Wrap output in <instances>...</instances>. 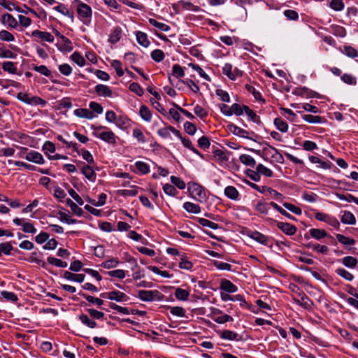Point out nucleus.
<instances>
[{
  "label": "nucleus",
  "instance_id": "obj_1",
  "mask_svg": "<svg viewBox=\"0 0 358 358\" xmlns=\"http://www.w3.org/2000/svg\"><path fill=\"white\" fill-rule=\"evenodd\" d=\"M92 129H94L93 135L101 139L102 141L107 142L110 144H114L116 142V137L115 134L112 131H105L99 132L101 129H106L105 127H95L92 126Z\"/></svg>",
  "mask_w": 358,
  "mask_h": 358
},
{
  "label": "nucleus",
  "instance_id": "obj_2",
  "mask_svg": "<svg viewBox=\"0 0 358 358\" xmlns=\"http://www.w3.org/2000/svg\"><path fill=\"white\" fill-rule=\"evenodd\" d=\"M257 154L260 155V150L255 151ZM262 156L264 159L271 157L274 159L277 162L282 163L283 162L282 155L278 152L277 149L266 144L262 150Z\"/></svg>",
  "mask_w": 358,
  "mask_h": 358
},
{
  "label": "nucleus",
  "instance_id": "obj_3",
  "mask_svg": "<svg viewBox=\"0 0 358 358\" xmlns=\"http://www.w3.org/2000/svg\"><path fill=\"white\" fill-rule=\"evenodd\" d=\"M162 294L158 290H139L138 292V297L143 301H153L155 299L159 300Z\"/></svg>",
  "mask_w": 358,
  "mask_h": 358
},
{
  "label": "nucleus",
  "instance_id": "obj_4",
  "mask_svg": "<svg viewBox=\"0 0 358 358\" xmlns=\"http://www.w3.org/2000/svg\"><path fill=\"white\" fill-rule=\"evenodd\" d=\"M222 73L231 80H236L243 73L237 67H233L229 63H226L222 67Z\"/></svg>",
  "mask_w": 358,
  "mask_h": 358
},
{
  "label": "nucleus",
  "instance_id": "obj_5",
  "mask_svg": "<svg viewBox=\"0 0 358 358\" xmlns=\"http://www.w3.org/2000/svg\"><path fill=\"white\" fill-rule=\"evenodd\" d=\"M192 196L199 202H204L206 200V194L203 187L196 183H193L189 187Z\"/></svg>",
  "mask_w": 358,
  "mask_h": 358
},
{
  "label": "nucleus",
  "instance_id": "obj_6",
  "mask_svg": "<svg viewBox=\"0 0 358 358\" xmlns=\"http://www.w3.org/2000/svg\"><path fill=\"white\" fill-rule=\"evenodd\" d=\"M227 129L231 132L233 134L237 136H239V137H241V138H250V137L248 136V135L251 133L247 130H245L235 124H234L233 123H230L227 125Z\"/></svg>",
  "mask_w": 358,
  "mask_h": 358
},
{
  "label": "nucleus",
  "instance_id": "obj_7",
  "mask_svg": "<svg viewBox=\"0 0 358 358\" xmlns=\"http://www.w3.org/2000/svg\"><path fill=\"white\" fill-rule=\"evenodd\" d=\"M76 10L81 18H91L92 17V8L85 3L79 2Z\"/></svg>",
  "mask_w": 358,
  "mask_h": 358
},
{
  "label": "nucleus",
  "instance_id": "obj_8",
  "mask_svg": "<svg viewBox=\"0 0 358 358\" xmlns=\"http://www.w3.org/2000/svg\"><path fill=\"white\" fill-rule=\"evenodd\" d=\"M249 237L262 245L272 247L268 245L270 238L257 231H252Z\"/></svg>",
  "mask_w": 358,
  "mask_h": 358
},
{
  "label": "nucleus",
  "instance_id": "obj_9",
  "mask_svg": "<svg viewBox=\"0 0 358 358\" xmlns=\"http://www.w3.org/2000/svg\"><path fill=\"white\" fill-rule=\"evenodd\" d=\"M13 222L16 225H18V226L22 225V231L25 233L34 234L36 231V228L34 227V225L31 223L25 222L23 219L16 217L13 220Z\"/></svg>",
  "mask_w": 358,
  "mask_h": 358
},
{
  "label": "nucleus",
  "instance_id": "obj_10",
  "mask_svg": "<svg viewBox=\"0 0 358 358\" xmlns=\"http://www.w3.org/2000/svg\"><path fill=\"white\" fill-rule=\"evenodd\" d=\"M277 227L287 235H294L296 231V228L288 222H278Z\"/></svg>",
  "mask_w": 358,
  "mask_h": 358
},
{
  "label": "nucleus",
  "instance_id": "obj_11",
  "mask_svg": "<svg viewBox=\"0 0 358 358\" xmlns=\"http://www.w3.org/2000/svg\"><path fill=\"white\" fill-rule=\"evenodd\" d=\"M25 159L36 164H43L44 161L43 155L41 153L33 150L26 153Z\"/></svg>",
  "mask_w": 358,
  "mask_h": 358
},
{
  "label": "nucleus",
  "instance_id": "obj_12",
  "mask_svg": "<svg viewBox=\"0 0 358 358\" xmlns=\"http://www.w3.org/2000/svg\"><path fill=\"white\" fill-rule=\"evenodd\" d=\"M58 48L62 52H70L73 50L71 41L64 36H61V41L58 42Z\"/></svg>",
  "mask_w": 358,
  "mask_h": 358
},
{
  "label": "nucleus",
  "instance_id": "obj_13",
  "mask_svg": "<svg viewBox=\"0 0 358 358\" xmlns=\"http://www.w3.org/2000/svg\"><path fill=\"white\" fill-rule=\"evenodd\" d=\"M108 299L110 300H114L117 302L126 301L129 297L123 292L120 291H113L107 294Z\"/></svg>",
  "mask_w": 358,
  "mask_h": 358
},
{
  "label": "nucleus",
  "instance_id": "obj_14",
  "mask_svg": "<svg viewBox=\"0 0 358 358\" xmlns=\"http://www.w3.org/2000/svg\"><path fill=\"white\" fill-rule=\"evenodd\" d=\"M73 113L76 116L81 118L91 120L94 117L92 111L87 108H78L74 110Z\"/></svg>",
  "mask_w": 358,
  "mask_h": 358
},
{
  "label": "nucleus",
  "instance_id": "obj_15",
  "mask_svg": "<svg viewBox=\"0 0 358 358\" xmlns=\"http://www.w3.org/2000/svg\"><path fill=\"white\" fill-rule=\"evenodd\" d=\"M95 91L99 96L105 97H111L113 92L110 87L106 85L99 84L95 87Z\"/></svg>",
  "mask_w": 358,
  "mask_h": 358
},
{
  "label": "nucleus",
  "instance_id": "obj_16",
  "mask_svg": "<svg viewBox=\"0 0 358 358\" xmlns=\"http://www.w3.org/2000/svg\"><path fill=\"white\" fill-rule=\"evenodd\" d=\"M220 337L228 341H238L240 339L239 335L231 330H224L220 332Z\"/></svg>",
  "mask_w": 358,
  "mask_h": 358
},
{
  "label": "nucleus",
  "instance_id": "obj_17",
  "mask_svg": "<svg viewBox=\"0 0 358 358\" xmlns=\"http://www.w3.org/2000/svg\"><path fill=\"white\" fill-rule=\"evenodd\" d=\"M121 34L122 29L120 27H116L113 28L109 35L108 41L112 44L117 43L121 38Z\"/></svg>",
  "mask_w": 358,
  "mask_h": 358
},
{
  "label": "nucleus",
  "instance_id": "obj_18",
  "mask_svg": "<svg viewBox=\"0 0 358 358\" xmlns=\"http://www.w3.org/2000/svg\"><path fill=\"white\" fill-rule=\"evenodd\" d=\"M341 221L345 224L352 225L356 223V218L351 212L345 210L341 218Z\"/></svg>",
  "mask_w": 358,
  "mask_h": 358
},
{
  "label": "nucleus",
  "instance_id": "obj_19",
  "mask_svg": "<svg viewBox=\"0 0 358 358\" xmlns=\"http://www.w3.org/2000/svg\"><path fill=\"white\" fill-rule=\"evenodd\" d=\"M220 289L229 293H234L237 291V287L229 280H222L220 284Z\"/></svg>",
  "mask_w": 358,
  "mask_h": 358
},
{
  "label": "nucleus",
  "instance_id": "obj_20",
  "mask_svg": "<svg viewBox=\"0 0 358 358\" xmlns=\"http://www.w3.org/2000/svg\"><path fill=\"white\" fill-rule=\"evenodd\" d=\"M1 22L3 24H8L11 28H15L17 26L16 19L9 13H6L2 15Z\"/></svg>",
  "mask_w": 358,
  "mask_h": 358
},
{
  "label": "nucleus",
  "instance_id": "obj_21",
  "mask_svg": "<svg viewBox=\"0 0 358 358\" xmlns=\"http://www.w3.org/2000/svg\"><path fill=\"white\" fill-rule=\"evenodd\" d=\"M136 40L139 45L143 47L147 48L150 45V41L148 38V36L145 33L138 31L136 33Z\"/></svg>",
  "mask_w": 358,
  "mask_h": 358
},
{
  "label": "nucleus",
  "instance_id": "obj_22",
  "mask_svg": "<svg viewBox=\"0 0 358 358\" xmlns=\"http://www.w3.org/2000/svg\"><path fill=\"white\" fill-rule=\"evenodd\" d=\"M309 234L312 238L316 240H321L322 238H324V237L327 236V233L326 232V231L324 229H310L309 230Z\"/></svg>",
  "mask_w": 358,
  "mask_h": 358
},
{
  "label": "nucleus",
  "instance_id": "obj_23",
  "mask_svg": "<svg viewBox=\"0 0 358 358\" xmlns=\"http://www.w3.org/2000/svg\"><path fill=\"white\" fill-rule=\"evenodd\" d=\"M64 277L71 281H75L78 282H82L84 281L85 275L83 274H74L70 271H65L64 273Z\"/></svg>",
  "mask_w": 358,
  "mask_h": 358
},
{
  "label": "nucleus",
  "instance_id": "obj_24",
  "mask_svg": "<svg viewBox=\"0 0 358 358\" xmlns=\"http://www.w3.org/2000/svg\"><path fill=\"white\" fill-rule=\"evenodd\" d=\"M224 194L232 200H237L239 196L238 190L233 186H227L224 189Z\"/></svg>",
  "mask_w": 358,
  "mask_h": 358
},
{
  "label": "nucleus",
  "instance_id": "obj_25",
  "mask_svg": "<svg viewBox=\"0 0 358 358\" xmlns=\"http://www.w3.org/2000/svg\"><path fill=\"white\" fill-rule=\"evenodd\" d=\"M83 175L90 181L94 182L96 180V175L93 169L89 166H84L82 169Z\"/></svg>",
  "mask_w": 358,
  "mask_h": 358
},
{
  "label": "nucleus",
  "instance_id": "obj_26",
  "mask_svg": "<svg viewBox=\"0 0 358 358\" xmlns=\"http://www.w3.org/2000/svg\"><path fill=\"white\" fill-rule=\"evenodd\" d=\"M343 264L350 268H354L356 267L358 260L357 258L352 256H346L342 259Z\"/></svg>",
  "mask_w": 358,
  "mask_h": 358
},
{
  "label": "nucleus",
  "instance_id": "obj_27",
  "mask_svg": "<svg viewBox=\"0 0 358 358\" xmlns=\"http://www.w3.org/2000/svg\"><path fill=\"white\" fill-rule=\"evenodd\" d=\"M139 114L141 118L145 122H150L152 119V113L145 105H142L140 107Z\"/></svg>",
  "mask_w": 358,
  "mask_h": 358
},
{
  "label": "nucleus",
  "instance_id": "obj_28",
  "mask_svg": "<svg viewBox=\"0 0 358 358\" xmlns=\"http://www.w3.org/2000/svg\"><path fill=\"white\" fill-rule=\"evenodd\" d=\"M29 262L36 263L42 267H45V262L43 260V254L41 252H33L29 257Z\"/></svg>",
  "mask_w": 358,
  "mask_h": 358
},
{
  "label": "nucleus",
  "instance_id": "obj_29",
  "mask_svg": "<svg viewBox=\"0 0 358 358\" xmlns=\"http://www.w3.org/2000/svg\"><path fill=\"white\" fill-rule=\"evenodd\" d=\"M183 208L188 213L194 214H198L201 211V208L199 206L189 201L185 202L183 204Z\"/></svg>",
  "mask_w": 358,
  "mask_h": 358
},
{
  "label": "nucleus",
  "instance_id": "obj_30",
  "mask_svg": "<svg viewBox=\"0 0 358 358\" xmlns=\"http://www.w3.org/2000/svg\"><path fill=\"white\" fill-rule=\"evenodd\" d=\"M66 204L71 208V211L78 216H82L83 214V210L82 208L78 207V206L74 203L71 199H67L66 200Z\"/></svg>",
  "mask_w": 358,
  "mask_h": 358
},
{
  "label": "nucleus",
  "instance_id": "obj_31",
  "mask_svg": "<svg viewBox=\"0 0 358 358\" xmlns=\"http://www.w3.org/2000/svg\"><path fill=\"white\" fill-rule=\"evenodd\" d=\"M336 238L338 241L344 245H352L355 243V240L352 238L347 237L343 234H337Z\"/></svg>",
  "mask_w": 358,
  "mask_h": 358
},
{
  "label": "nucleus",
  "instance_id": "obj_32",
  "mask_svg": "<svg viewBox=\"0 0 358 358\" xmlns=\"http://www.w3.org/2000/svg\"><path fill=\"white\" fill-rule=\"evenodd\" d=\"M335 272L338 275L348 281L351 282L354 279L353 275L343 268H338L335 271Z\"/></svg>",
  "mask_w": 358,
  "mask_h": 358
},
{
  "label": "nucleus",
  "instance_id": "obj_33",
  "mask_svg": "<svg viewBox=\"0 0 358 358\" xmlns=\"http://www.w3.org/2000/svg\"><path fill=\"white\" fill-rule=\"evenodd\" d=\"M79 319L83 324L86 325L90 328H95L97 325L96 322L94 320L90 319L89 317L85 314L80 315Z\"/></svg>",
  "mask_w": 358,
  "mask_h": 358
},
{
  "label": "nucleus",
  "instance_id": "obj_34",
  "mask_svg": "<svg viewBox=\"0 0 358 358\" xmlns=\"http://www.w3.org/2000/svg\"><path fill=\"white\" fill-rule=\"evenodd\" d=\"M2 69L4 71H6L11 74H15L17 73L15 63L13 62H3L2 63Z\"/></svg>",
  "mask_w": 358,
  "mask_h": 358
},
{
  "label": "nucleus",
  "instance_id": "obj_35",
  "mask_svg": "<svg viewBox=\"0 0 358 358\" xmlns=\"http://www.w3.org/2000/svg\"><path fill=\"white\" fill-rule=\"evenodd\" d=\"M13 250V248L10 242H5L0 243V257H1L2 254H4L6 255H10Z\"/></svg>",
  "mask_w": 358,
  "mask_h": 358
},
{
  "label": "nucleus",
  "instance_id": "obj_36",
  "mask_svg": "<svg viewBox=\"0 0 358 358\" xmlns=\"http://www.w3.org/2000/svg\"><path fill=\"white\" fill-rule=\"evenodd\" d=\"M55 10L61 13L64 15H66L71 18V21L73 22L74 20V16L72 13H71L69 9L63 4L59 3L58 6H55L54 8Z\"/></svg>",
  "mask_w": 358,
  "mask_h": 358
},
{
  "label": "nucleus",
  "instance_id": "obj_37",
  "mask_svg": "<svg viewBox=\"0 0 358 358\" xmlns=\"http://www.w3.org/2000/svg\"><path fill=\"white\" fill-rule=\"evenodd\" d=\"M309 160L313 164H318L319 166L323 169H329L331 167L330 163L325 162L317 157L310 156Z\"/></svg>",
  "mask_w": 358,
  "mask_h": 358
},
{
  "label": "nucleus",
  "instance_id": "obj_38",
  "mask_svg": "<svg viewBox=\"0 0 358 358\" xmlns=\"http://www.w3.org/2000/svg\"><path fill=\"white\" fill-rule=\"evenodd\" d=\"M240 161L246 166H254L256 164L255 159L246 154L241 155L239 157Z\"/></svg>",
  "mask_w": 358,
  "mask_h": 358
},
{
  "label": "nucleus",
  "instance_id": "obj_39",
  "mask_svg": "<svg viewBox=\"0 0 358 358\" xmlns=\"http://www.w3.org/2000/svg\"><path fill=\"white\" fill-rule=\"evenodd\" d=\"M301 298V306L304 309H311L313 306V301L306 294L302 295Z\"/></svg>",
  "mask_w": 358,
  "mask_h": 358
},
{
  "label": "nucleus",
  "instance_id": "obj_40",
  "mask_svg": "<svg viewBox=\"0 0 358 358\" xmlns=\"http://www.w3.org/2000/svg\"><path fill=\"white\" fill-rule=\"evenodd\" d=\"M189 293L187 290L181 288H177L175 292V296L178 300L187 301Z\"/></svg>",
  "mask_w": 358,
  "mask_h": 358
},
{
  "label": "nucleus",
  "instance_id": "obj_41",
  "mask_svg": "<svg viewBox=\"0 0 358 358\" xmlns=\"http://www.w3.org/2000/svg\"><path fill=\"white\" fill-rule=\"evenodd\" d=\"M149 22L150 24L153 25L154 27H157V29L163 31H169L171 29V27L162 22H157L156 20L153 18L149 19Z\"/></svg>",
  "mask_w": 358,
  "mask_h": 358
},
{
  "label": "nucleus",
  "instance_id": "obj_42",
  "mask_svg": "<svg viewBox=\"0 0 358 358\" xmlns=\"http://www.w3.org/2000/svg\"><path fill=\"white\" fill-rule=\"evenodd\" d=\"M79 294L83 296L90 303H95L99 307H101L103 303V301L99 298H95L92 296L87 295L83 292H80Z\"/></svg>",
  "mask_w": 358,
  "mask_h": 358
},
{
  "label": "nucleus",
  "instance_id": "obj_43",
  "mask_svg": "<svg viewBox=\"0 0 358 358\" xmlns=\"http://www.w3.org/2000/svg\"><path fill=\"white\" fill-rule=\"evenodd\" d=\"M274 124L277 129L281 132H287L288 129V124L286 122L282 120L281 118H275L274 120Z\"/></svg>",
  "mask_w": 358,
  "mask_h": 358
},
{
  "label": "nucleus",
  "instance_id": "obj_44",
  "mask_svg": "<svg viewBox=\"0 0 358 358\" xmlns=\"http://www.w3.org/2000/svg\"><path fill=\"white\" fill-rule=\"evenodd\" d=\"M244 111L250 120L255 123H259V117L248 106H244Z\"/></svg>",
  "mask_w": 358,
  "mask_h": 358
},
{
  "label": "nucleus",
  "instance_id": "obj_45",
  "mask_svg": "<svg viewBox=\"0 0 358 358\" xmlns=\"http://www.w3.org/2000/svg\"><path fill=\"white\" fill-rule=\"evenodd\" d=\"M135 166L137 169V170L142 174H146L150 172V167L149 166L141 161H138L135 163Z\"/></svg>",
  "mask_w": 358,
  "mask_h": 358
},
{
  "label": "nucleus",
  "instance_id": "obj_46",
  "mask_svg": "<svg viewBox=\"0 0 358 358\" xmlns=\"http://www.w3.org/2000/svg\"><path fill=\"white\" fill-rule=\"evenodd\" d=\"M198 222L201 226L207 227L213 229H217L220 227L218 224L204 218H199Z\"/></svg>",
  "mask_w": 358,
  "mask_h": 358
},
{
  "label": "nucleus",
  "instance_id": "obj_47",
  "mask_svg": "<svg viewBox=\"0 0 358 358\" xmlns=\"http://www.w3.org/2000/svg\"><path fill=\"white\" fill-rule=\"evenodd\" d=\"M129 119L124 116H117L115 124L117 125V127L123 129L129 125Z\"/></svg>",
  "mask_w": 358,
  "mask_h": 358
},
{
  "label": "nucleus",
  "instance_id": "obj_48",
  "mask_svg": "<svg viewBox=\"0 0 358 358\" xmlns=\"http://www.w3.org/2000/svg\"><path fill=\"white\" fill-rule=\"evenodd\" d=\"M118 264L119 260L117 258H112L109 260L102 262L101 266L104 268L109 269L111 268H115Z\"/></svg>",
  "mask_w": 358,
  "mask_h": 358
},
{
  "label": "nucleus",
  "instance_id": "obj_49",
  "mask_svg": "<svg viewBox=\"0 0 358 358\" xmlns=\"http://www.w3.org/2000/svg\"><path fill=\"white\" fill-rule=\"evenodd\" d=\"M71 59L76 63L79 66H83L85 64V60L83 57L78 52H73L71 56Z\"/></svg>",
  "mask_w": 358,
  "mask_h": 358
},
{
  "label": "nucleus",
  "instance_id": "obj_50",
  "mask_svg": "<svg viewBox=\"0 0 358 358\" xmlns=\"http://www.w3.org/2000/svg\"><path fill=\"white\" fill-rule=\"evenodd\" d=\"M255 210L262 214L266 215L268 213V204L266 202L259 201L255 206Z\"/></svg>",
  "mask_w": 358,
  "mask_h": 358
},
{
  "label": "nucleus",
  "instance_id": "obj_51",
  "mask_svg": "<svg viewBox=\"0 0 358 358\" xmlns=\"http://www.w3.org/2000/svg\"><path fill=\"white\" fill-rule=\"evenodd\" d=\"M244 106H241L240 104L238 103H234L232 104V106H231V115L233 114L237 115V116H241L243 114V112L244 111Z\"/></svg>",
  "mask_w": 358,
  "mask_h": 358
},
{
  "label": "nucleus",
  "instance_id": "obj_52",
  "mask_svg": "<svg viewBox=\"0 0 358 358\" xmlns=\"http://www.w3.org/2000/svg\"><path fill=\"white\" fill-rule=\"evenodd\" d=\"M151 57L155 62H160L164 58V53L162 50L156 49L151 52Z\"/></svg>",
  "mask_w": 358,
  "mask_h": 358
},
{
  "label": "nucleus",
  "instance_id": "obj_53",
  "mask_svg": "<svg viewBox=\"0 0 358 358\" xmlns=\"http://www.w3.org/2000/svg\"><path fill=\"white\" fill-rule=\"evenodd\" d=\"M172 76L176 78H182L185 76V71L179 64H174L172 67Z\"/></svg>",
  "mask_w": 358,
  "mask_h": 358
},
{
  "label": "nucleus",
  "instance_id": "obj_54",
  "mask_svg": "<svg viewBox=\"0 0 358 358\" xmlns=\"http://www.w3.org/2000/svg\"><path fill=\"white\" fill-rule=\"evenodd\" d=\"M302 118L304 121L308 123H320L322 122V117L320 116H315L313 115H302Z\"/></svg>",
  "mask_w": 358,
  "mask_h": 358
},
{
  "label": "nucleus",
  "instance_id": "obj_55",
  "mask_svg": "<svg viewBox=\"0 0 358 358\" xmlns=\"http://www.w3.org/2000/svg\"><path fill=\"white\" fill-rule=\"evenodd\" d=\"M132 136L136 138L139 143H144L146 142L145 138L140 129H134L132 131Z\"/></svg>",
  "mask_w": 358,
  "mask_h": 358
},
{
  "label": "nucleus",
  "instance_id": "obj_56",
  "mask_svg": "<svg viewBox=\"0 0 358 358\" xmlns=\"http://www.w3.org/2000/svg\"><path fill=\"white\" fill-rule=\"evenodd\" d=\"M111 66L115 70L117 75L122 77L124 75V71L122 68V64L119 60H113Z\"/></svg>",
  "mask_w": 358,
  "mask_h": 358
},
{
  "label": "nucleus",
  "instance_id": "obj_57",
  "mask_svg": "<svg viewBox=\"0 0 358 358\" xmlns=\"http://www.w3.org/2000/svg\"><path fill=\"white\" fill-rule=\"evenodd\" d=\"M48 261L50 264L59 268H65L67 266V263L65 262H63L59 259L49 257L48 258Z\"/></svg>",
  "mask_w": 358,
  "mask_h": 358
},
{
  "label": "nucleus",
  "instance_id": "obj_58",
  "mask_svg": "<svg viewBox=\"0 0 358 358\" xmlns=\"http://www.w3.org/2000/svg\"><path fill=\"white\" fill-rule=\"evenodd\" d=\"M257 171L264 175L266 177H271L273 176V171L270 169L264 166L263 164H261L257 165Z\"/></svg>",
  "mask_w": 358,
  "mask_h": 358
},
{
  "label": "nucleus",
  "instance_id": "obj_59",
  "mask_svg": "<svg viewBox=\"0 0 358 358\" xmlns=\"http://www.w3.org/2000/svg\"><path fill=\"white\" fill-rule=\"evenodd\" d=\"M332 33L336 36L345 37L346 36V30L343 27L341 26H334L332 27Z\"/></svg>",
  "mask_w": 358,
  "mask_h": 358
},
{
  "label": "nucleus",
  "instance_id": "obj_60",
  "mask_svg": "<svg viewBox=\"0 0 358 358\" xmlns=\"http://www.w3.org/2000/svg\"><path fill=\"white\" fill-rule=\"evenodd\" d=\"M215 94L217 96H218L220 97V99L222 101L227 102V103L230 102L229 94L226 91L221 90V89H217L215 91Z\"/></svg>",
  "mask_w": 358,
  "mask_h": 358
},
{
  "label": "nucleus",
  "instance_id": "obj_61",
  "mask_svg": "<svg viewBox=\"0 0 358 358\" xmlns=\"http://www.w3.org/2000/svg\"><path fill=\"white\" fill-rule=\"evenodd\" d=\"M0 39L4 41H13L15 40L14 36L6 30H1L0 31Z\"/></svg>",
  "mask_w": 358,
  "mask_h": 358
},
{
  "label": "nucleus",
  "instance_id": "obj_62",
  "mask_svg": "<svg viewBox=\"0 0 358 358\" xmlns=\"http://www.w3.org/2000/svg\"><path fill=\"white\" fill-rule=\"evenodd\" d=\"M171 181L173 186H176L180 189H183L185 187V183L180 178L176 176H171Z\"/></svg>",
  "mask_w": 358,
  "mask_h": 358
},
{
  "label": "nucleus",
  "instance_id": "obj_63",
  "mask_svg": "<svg viewBox=\"0 0 358 358\" xmlns=\"http://www.w3.org/2000/svg\"><path fill=\"white\" fill-rule=\"evenodd\" d=\"M1 296L8 301L15 302L18 300L17 296L12 292L3 291L1 292Z\"/></svg>",
  "mask_w": 358,
  "mask_h": 358
},
{
  "label": "nucleus",
  "instance_id": "obj_64",
  "mask_svg": "<svg viewBox=\"0 0 358 358\" xmlns=\"http://www.w3.org/2000/svg\"><path fill=\"white\" fill-rule=\"evenodd\" d=\"M163 189L164 193L169 196H175L178 192L175 187L171 184H165Z\"/></svg>",
  "mask_w": 358,
  "mask_h": 358
}]
</instances>
